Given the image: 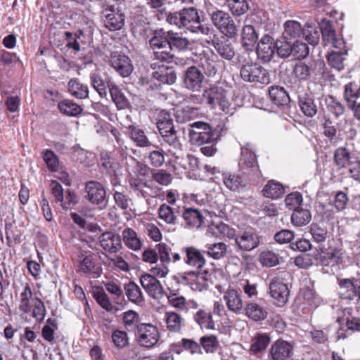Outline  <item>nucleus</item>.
Here are the masks:
<instances>
[{"label":"nucleus","instance_id":"obj_63","mask_svg":"<svg viewBox=\"0 0 360 360\" xmlns=\"http://www.w3.org/2000/svg\"><path fill=\"white\" fill-rule=\"evenodd\" d=\"M155 249L158 252V259L163 263H169L171 262V248L164 243H160L155 245Z\"/></svg>","mask_w":360,"mask_h":360},{"label":"nucleus","instance_id":"obj_17","mask_svg":"<svg viewBox=\"0 0 360 360\" xmlns=\"http://www.w3.org/2000/svg\"><path fill=\"white\" fill-rule=\"evenodd\" d=\"M204 79L203 74L195 66H191L185 71L184 83L185 86L193 91H200Z\"/></svg>","mask_w":360,"mask_h":360},{"label":"nucleus","instance_id":"obj_29","mask_svg":"<svg viewBox=\"0 0 360 360\" xmlns=\"http://www.w3.org/2000/svg\"><path fill=\"white\" fill-rule=\"evenodd\" d=\"M68 88L69 93L75 98L84 99L89 97V88L87 85L81 83L77 79H71Z\"/></svg>","mask_w":360,"mask_h":360},{"label":"nucleus","instance_id":"obj_57","mask_svg":"<svg viewBox=\"0 0 360 360\" xmlns=\"http://www.w3.org/2000/svg\"><path fill=\"white\" fill-rule=\"evenodd\" d=\"M139 321V316L136 311L133 310H129L124 313L123 323L125 328L127 330H133L136 328Z\"/></svg>","mask_w":360,"mask_h":360},{"label":"nucleus","instance_id":"obj_11","mask_svg":"<svg viewBox=\"0 0 360 360\" xmlns=\"http://www.w3.org/2000/svg\"><path fill=\"white\" fill-rule=\"evenodd\" d=\"M321 32L322 39L326 44H330L333 48H341L344 46L343 39L337 36L336 31L333 22L326 19L321 20L319 23Z\"/></svg>","mask_w":360,"mask_h":360},{"label":"nucleus","instance_id":"obj_28","mask_svg":"<svg viewBox=\"0 0 360 360\" xmlns=\"http://www.w3.org/2000/svg\"><path fill=\"white\" fill-rule=\"evenodd\" d=\"M122 239L124 245L132 250H139L142 248L141 240L137 236L136 231L131 228H127L122 231Z\"/></svg>","mask_w":360,"mask_h":360},{"label":"nucleus","instance_id":"obj_52","mask_svg":"<svg viewBox=\"0 0 360 360\" xmlns=\"http://www.w3.org/2000/svg\"><path fill=\"white\" fill-rule=\"evenodd\" d=\"M151 178L161 186H167L172 181V174L163 169H152Z\"/></svg>","mask_w":360,"mask_h":360},{"label":"nucleus","instance_id":"obj_61","mask_svg":"<svg viewBox=\"0 0 360 360\" xmlns=\"http://www.w3.org/2000/svg\"><path fill=\"white\" fill-rule=\"evenodd\" d=\"M302 202V195L299 192H292L285 198L286 207L291 210L298 209Z\"/></svg>","mask_w":360,"mask_h":360},{"label":"nucleus","instance_id":"obj_1","mask_svg":"<svg viewBox=\"0 0 360 360\" xmlns=\"http://www.w3.org/2000/svg\"><path fill=\"white\" fill-rule=\"evenodd\" d=\"M202 99L212 109L219 108L225 113H231L233 109L228 91L222 86L214 85L204 90Z\"/></svg>","mask_w":360,"mask_h":360},{"label":"nucleus","instance_id":"obj_8","mask_svg":"<svg viewBox=\"0 0 360 360\" xmlns=\"http://www.w3.org/2000/svg\"><path fill=\"white\" fill-rule=\"evenodd\" d=\"M189 137L193 144L201 145L214 138L210 126L203 122H195L190 125Z\"/></svg>","mask_w":360,"mask_h":360},{"label":"nucleus","instance_id":"obj_13","mask_svg":"<svg viewBox=\"0 0 360 360\" xmlns=\"http://www.w3.org/2000/svg\"><path fill=\"white\" fill-rule=\"evenodd\" d=\"M140 282L148 295L153 299L160 300L165 295V290L160 281L151 274H143Z\"/></svg>","mask_w":360,"mask_h":360},{"label":"nucleus","instance_id":"obj_14","mask_svg":"<svg viewBox=\"0 0 360 360\" xmlns=\"http://www.w3.org/2000/svg\"><path fill=\"white\" fill-rule=\"evenodd\" d=\"M292 354V345L285 340L279 339L271 345L269 357L270 360H288Z\"/></svg>","mask_w":360,"mask_h":360},{"label":"nucleus","instance_id":"obj_9","mask_svg":"<svg viewBox=\"0 0 360 360\" xmlns=\"http://www.w3.org/2000/svg\"><path fill=\"white\" fill-rule=\"evenodd\" d=\"M160 338L159 331L152 324L141 323L138 326L137 340L141 346L152 347Z\"/></svg>","mask_w":360,"mask_h":360},{"label":"nucleus","instance_id":"obj_34","mask_svg":"<svg viewBox=\"0 0 360 360\" xmlns=\"http://www.w3.org/2000/svg\"><path fill=\"white\" fill-rule=\"evenodd\" d=\"M270 342V338L266 334L257 333L251 341L250 352L252 354H258L264 351Z\"/></svg>","mask_w":360,"mask_h":360},{"label":"nucleus","instance_id":"obj_62","mask_svg":"<svg viewBox=\"0 0 360 360\" xmlns=\"http://www.w3.org/2000/svg\"><path fill=\"white\" fill-rule=\"evenodd\" d=\"M309 53L307 44L300 41H295L292 46V54L296 58H304Z\"/></svg>","mask_w":360,"mask_h":360},{"label":"nucleus","instance_id":"obj_58","mask_svg":"<svg viewBox=\"0 0 360 360\" xmlns=\"http://www.w3.org/2000/svg\"><path fill=\"white\" fill-rule=\"evenodd\" d=\"M43 160L47 167L51 172H56L59 167V160L57 155L51 150H46L43 153Z\"/></svg>","mask_w":360,"mask_h":360},{"label":"nucleus","instance_id":"obj_38","mask_svg":"<svg viewBox=\"0 0 360 360\" xmlns=\"http://www.w3.org/2000/svg\"><path fill=\"white\" fill-rule=\"evenodd\" d=\"M167 328L172 333L179 332L184 324V319L177 313L168 311L165 314Z\"/></svg>","mask_w":360,"mask_h":360},{"label":"nucleus","instance_id":"obj_40","mask_svg":"<svg viewBox=\"0 0 360 360\" xmlns=\"http://www.w3.org/2000/svg\"><path fill=\"white\" fill-rule=\"evenodd\" d=\"M284 188L280 183L271 180L262 190L263 195L269 198H278L284 193Z\"/></svg>","mask_w":360,"mask_h":360},{"label":"nucleus","instance_id":"obj_23","mask_svg":"<svg viewBox=\"0 0 360 360\" xmlns=\"http://www.w3.org/2000/svg\"><path fill=\"white\" fill-rule=\"evenodd\" d=\"M198 67L203 70L207 76L215 75L217 72V56L212 51L210 53H203L200 57Z\"/></svg>","mask_w":360,"mask_h":360},{"label":"nucleus","instance_id":"obj_36","mask_svg":"<svg viewBox=\"0 0 360 360\" xmlns=\"http://www.w3.org/2000/svg\"><path fill=\"white\" fill-rule=\"evenodd\" d=\"M183 217L187 225L193 228L200 227L203 222V217L197 209H186L183 214Z\"/></svg>","mask_w":360,"mask_h":360},{"label":"nucleus","instance_id":"obj_6","mask_svg":"<svg viewBox=\"0 0 360 360\" xmlns=\"http://www.w3.org/2000/svg\"><path fill=\"white\" fill-rule=\"evenodd\" d=\"M235 242L239 250L250 252L259 246L260 237L255 229L247 227L238 232Z\"/></svg>","mask_w":360,"mask_h":360},{"label":"nucleus","instance_id":"obj_20","mask_svg":"<svg viewBox=\"0 0 360 360\" xmlns=\"http://www.w3.org/2000/svg\"><path fill=\"white\" fill-rule=\"evenodd\" d=\"M79 271L89 274L93 278H98L102 272L101 267L96 264L95 255L91 252L89 251L86 255L79 262Z\"/></svg>","mask_w":360,"mask_h":360},{"label":"nucleus","instance_id":"obj_50","mask_svg":"<svg viewBox=\"0 0 360 360\" xmlns=\"http://www.w3.org/2000/svg\"><path fill=\"white\" fill-rule=\"evenodd\" d=\"M334 159L340 167H346L352 162L350 154L345 148H338L335 152Z\"/></svg>","mask_w":360,"mask_h":360},{"label":"nucleus","instance_id":"obj_55","mask_svg":"<svg viewBox=\"0 0 360 360\" xmlns=\"http://www.w3.org/2000/svg\"><path fill=\"white\" fill-rule=\"evenodd\" d=\"M228 6L233 15H241L249 9L246 0H227Z\"/></svg>","mask_w":360,"mask_h":360},{"label":"nucleus","instance_id":"obj_27","mask_svg":"<svg viewBox=\"0 0 360 360\" xmlns=\"http://www.w3.org/2000/svg\"><path fill=\"white\" fill-rule=\"evenodd\" d=\"M258 40V34L252 25H245L241 31V44L247 51L252 50Z\"/></svg>","mask_w":360,"mask_h":360},{"label":"nucleus","instance_id":"obj_12","mask_svg":"<svg viewBox=\"0 0 360 360\" xmlns=\"http://www.w3.org/2000/svg\"><path fill=\"white\" fill-rule=\"evenodd\" d=\"M101 247L107 252L114 254L122 248V238L113 231H105L98 237Z\"/></svg>","mask_w":360,"mask_h":360},{"label":"nucleus","instance_id":"obj_10","mask_svg":"<svg viewBox=\"0 0 360 360\" xmlns=\"http://www.w3.org/2000/svg\"><path fill=\"white\" fill-rule=\"evenodd\" d=\"M84 198L93 205H101L106 202V191L104 186L96 181H90L85 185Z\"/></svg>","mask_w":360,"mask_h":360},{"label":"nucleus","instance_id":"obj_53","mask_svg":"<svg viewBox=\"0 0 360 360\" xmlns=\"http://www.w3.org/2000/svg\"><path fill=\"white\" fill-rule=\"evenodd\" d=\"M326 104L328 111L337 117L342 115L345 111V108L343 104L335 99L333 96H328L326 98Z\"/></svg>","mask_w":360,"mask_h":360},{"label":"nucleus","instance_id":"obj_64","mask_svg":"<svg viewBox=\"0 0 360 360\" xmlns=\"http://www.w3.org/2000/svg\"><path fill=\"white\" fill-rule=\"evenodd\" d=\"M259 259L263 266L269 267L277 265L279 262L277 255L271 251L262 252Z\"/></svg>","mask_w":360,"mask_h":360},{"label":"nucleus","instance_id":"obj_56","mask_svg":"<svg viewBox=\"0 0 360 360\" xmlns=\"http://www.w3.org/2000/svg\"><path fill=\"white\" fill-rule=\"evenodd\" d=\"M293 73L298 79L307 80L311 75V69L304 62L299 61L294 65Z\"/></svg>","mask_w":360,"mask_h":360},{"label":"nucleus","instance_id":"obj_4","mask_svg":"<svg viewBox=\"0 0 360 360\" xmlns=\"http://www.w3.org/2000/svg\"><path fill=\"white\" fill-rule=\"evenodd\" d=\"M209 15L213 25L221 33L229 38L237 35V25L228 13L217 9L210 12Z\"/></svg>","mask_w":360,"mask_h":360},{"label":"nucleus","instance_id":"obj_2","mask_svg":"<svg viewBox=\"0 0 360 360\" xmlns=\"http://www.w3.org/2000/svg\"><path fill=\"white\" fill-rule=\"evenodd\" d=\"M149 44L155 59L167 63L174 60V55L167 32L162 30L155 31Z\"/></svg>","mask_w":360,"mask_h":360},{"label":"nucleus","instance_id":"obj_43","mask_svg":"<svg viewBox=\"0 0 360 360\" xmlns=\"http://www.w3.org/2000/svg\"><path fill=\"white\" fill-rule=\"evenodd\" d=\"M125 294L128 299L136 304L141 303L143 300L140 288L133 281L124 285Z\"/></svg>","mask_w":360,"mask_h":360},{"label":"nucleus","instance_id":"obj_25","mask_svg":"<svg viewBox=\"0 0 360 360\" xmlns=\"http://www.w3.org/2000/svg\"><path fill=\"white\" fill-rule=\"evenodd\" d=\"M245 316L254 321H262L266 319V309L256 302H248L243 307Z\"/></svg>","mask_w":360,"mask_h":360},{"label":"nucleus","instance_id":"obj_54","mask_svg":"<svg viewBox=\"0 0 360 360\" xmlns=\"http://www.w3.org/2000/svg\"><path fill=\"white\" fill-rule=\"evenodd\" d=\"M93 297L99 305L108 311L113 309V305L110 301L108 295L103 289L97 290L93 292Z\"/></svg>","mask_w":360,"mask_h":360},{"label":"nucleus","instance_id":"obj_35","mask_svg":"<svg viewBox=\"0 0 360 360\" xmlns=\"http://www.w3.org/2000/svg\"><path fill=\"white\" fill-rule=\"evenodd\" d=\"M60 112L67 116L77 117L79 115L82 108L71 100H64L58 104Z\"/></svg>","mask_w":360,"mask_h":360},{"label":"nucleus","instance_id":"obj_49","mask_svg":"<svg viewBox=\"0 0 360 360\" xmlns=\"http://www.w3.org/2000/svg\"><path fill=\"white\" fill-rule=\"evenodd\" d=\"M153 77L162 83L169 84H174L176 79V73L172 70H169L167 68L155 71L153 73Z\"/></svg>","mask_w":360,"mask_h":360},{"label":"nucleus","instance_id":"obj_15","mask_svg":"<svg viewBox=\"0 0 360 360\" xmlns=\"http://www.w3.org/2000/svg\"><path fill=\"white\" fill-rule=\"evenodd\" d=\"M276 51V44L273 37L265 34L257 44V55L262 62H269L273 58Z\"/></svg>","mask_w":360,"mask_h":360},{"label":"nucleus","instance_id":"obj_60","mask_svg":"<svg viewBox=\"0 0 360 360\" xmlns=\"http://www.w3.org/2000/svg\"><path fill=\"white\" fill-rule=\"evenodd\" d=\"M200 342L207 353L214 352L218 347V341L214 335L203 336L200 338Z\"/></svg>","mask_w":360,"mask_h":360},{"label":"nucleus","instance_id":"obj_47","mask_svg":"<svg viewBox=\"0 0 360 360\" xmlns=\"http://www.w3.org/2000/svg\"><path fill=\"white\" fill-rule=\"evenodd\" d=\"M344 316L339 317L337 321L339 324H342L345 321L347 329L352 331H360V318L352 316L349 310L345 309Z\"/></svg>","mask_w":360,"mask_h":360},{"label":"nucleus","instance_id":"obj_5","mask_svg":"<svg viewBox=\"0 0 360 360\" xmlns=\"http://www.w3.org/2000/svg\"><path fill=\"white\" fill-rule=\"evenodd\" d=\"M269 289L274 305L282 307L287 304L289 300L290 290L283 278H274L269 283Z\"/></svg>","mask_w":360,"mask_h":360},{"label":"nucleus","instance_id":"obj_59","mask_svg":"<svg viewBox=\"0 0 360 360\" xmlns=\"http://www.w3.org/2000/svg\"><path fill=\"white\" fill-rule=\"evenodd\" d=\"M207 253L214 259H220L226 252V245L224 243H218L207 245Z\"/></svg>","mask_w":360,"mask_h":360},{"label":"nucleus","instance_id":"obj_32","mask_svg":"<svg viewBox=\"0 0 360 360\" xmlns=\"http://www.w3.org/2000/svg\"><path fill=\"white\" fill-rule=\"evenodd\" d=\"M269 95L271 100L278 105L286 106L290 103V97L283 87L278 86L270 87Z\"/></svg>","mask_w":360,"mask_h":360},{"label":"nucleus","instance_id":"obj_18","mask_svg":"<svg viewBox=\"0 0 360 360\" xmlns=\"http://www.w3.org/2000/svg\"><path fill=\"white\" fill-rule=\"evenodd\" d=\"M224 300L228 309L234 314H240L243 309V302L238 290L229 288L224 292Z\"/></svg>","mask_w":360,"mask_h":360},{"label":"nucleus","instance_id":"obj_41","mask_svg":"<svg viewBox=\"0 0 360 360\" xmlns=\"http://www.w3.org/2000/svg\"><path fill=\"white\" fill-rule=\"evenodd\" d=\"M311 214L309 210L298 208L294 210L291 216V221L296 226H303L310 222Z\"/></svg>","mask_w":360,"mask_h":360},{"label":"nucleus","instance_id":"obj_51","mask_svg":"<svg viewBox=\"0 0 360 360\" xmlns=\"http://www.w3.org/2000/svg\"><path fill=\"white\" fill-rule=\"evenodd\" d=\"M223 181L226 188L232 191H236L240 186H245L238 175L231 173L223 174Z\"/></svg>","mask_w":360,"mask_h":360},{"label":"nucleus","instance_id":"obj_37","mask_svg":"<svg viewBox=\"0 0 360 360\" xmlns=\"http://www.w3.org/2000/svg\"><path fill=\"white\" fill-rule=\"evenodd\" d=\"M108 87L109 89L112 100L115 103L117 108L120 110L127 108L129 104L128 101L119 87L112 83H108Z\"/></svg>","mask_w":360,"mask_h":360},{"label":"nucleus","instance_id":"obj_48","mask_svg":"<svg viewBox=\"0 0 360 360\" xmlns=\"http://www.w3.org/2000/svg\"><path fill=\"white\" fill-rule=\"evenodd\" d=\"M155 150H151L148 155L150 165L154 167H160L165 162V153L157 146H153Z\"/></svg>","mask_w":360,"mask_h":360},{"label":"nucleus","instance_id":"obj_33","mask_svg":"<svg viewBox=\"0 0 360 360\" xmlns=\"http://www.w3.org/2000/svg\"><path fill=\"white\" fill-rule=\"evenodd\" d=\"M304 33L301 24L296 20H287L284 24L283 37L285 40H291L300 37Z\"/></svg>","mask_w":360,"mask_h":360},{"label":"nucleus","instance_id":"obj_21","mask_svg":"<svg viewBox=\"0 0 360 360\" xmlns=\"http://www.w3.org/2000/svg\"><path fill=\"white\" fill-rule=\"evenodd\" d=\"M112 67L123 77L129 76L133 71V65L129 57L124 55L114 54L110 59Z\"/></svg>","mask_w":360,"mask_h":360},{"label":"nucleus","instance_id":"obj_7","mask_svg":"<svg viewBox=\"0 0 360 360\" xmlns=\"http://www.w3.org/2000/svg\"><path fill=\"white\" fill-rule=\"evenodd\" d=\"M157 127L163 140L174 148H179L181 143L177 139L176 131L174 129L173 122L169 116H164L159 118L157 122Z\"/></svg>","mask_w":360,"mask_h":360},{"label":"nucleus","instance_id":"obj_31","mask_svg":"<svg viewBox=\"0 0 360 360\" xmlns=\"http://www.w3.org/2000/svg\"><path fill=\"white\" fill-rule=\"evenodd\" d=\"M196 27V30H193L192 32H200L202 35V37L200 39L201 41V44L206 46L214 44V41L217 38V34L212 27L206 24H202L200 22Z\"/></svg>","mask_w":360,"mask_h":360},{"label":"nucleus","instance_id":"obj_16","mask_svg":"<svg viewBox=\"0 0 360 360\" xmlns=\"http://www.w3.org/2000/svg\"><path fill=\"white\" fill-rule=\"evenodd\" d=\"M105 25L112 31L119 30L124 25V15L118 8L110 6L104 11Z\"/></svg>","mask_w":360,"mask_h":360},{"label":"nucleus","instance_id":"obj_22","mask_svg":"<svg viewBox=\"0 0 360 360\" xmlns=\"http://www.w3.org/2000/svg\"><path fill=\"white\" fill-rule=\"evenodd\" d=\"M335 50L329 52L326 56L328 65L338 71L344 69L345 57L347 55V49H346L345 42L344 46L341 48H334Z\"/></svg>","mask_w":360,"mask_h":360},{"label":"nucleus","instance_id":"obj_3","mask_svg":"<svg viewBox=\"0 0 360 360\" xmlns=\"http://www.w3.org/2000/svg\"><path fill=\"white\" fill-rule=\"evenodd\" d=\"M241 79L246 82L268 84L270 82V75L267 70L255 63H247L240 70Z\"/></svg>","mask_w":360,"mask_h":360},{"label":"nucleus","instance_id":"obj_26","mask_svg":"<svg viewBox=\"0 0 360 360\" xmlns=\"http://www.w3.org/2000/svg\"><path fill=\"white\" fill-rule=\"evenodd\" d=\"M182 26L184 28L193 32L196 30V26L200 22L198 11L193 7H189L181 10Z\"/></svg>","mask_w":360,"mask_h":360},{"label":"nucleus","instance_id":"obj_44","mask_svg":"<svg viewBox=\"0 0 360 360\" xmlns=\"http://www.w3.org/2000/svg\"><path fill=\"white\" fill-rule=\"evenodd\" d=\"M130 137L139 147H148L152 146L144 131L134 126H129Z\"/></svg>","mask_w":360,"mask_h":360},{"label":"nucleus","instance_id":"obj_39","mask_svg":"<svg viewBox=\"0 0 360 360\" xmlns=\"http://www.w3.org/2000/svg\"><path fill=\"white\" fill-rule=\"evenodd\" d=\"M194 320L201 328L211 330L214 328V322L210 311L199 309L194 315Z\"/></svg>","mask_w":360,"mask_h":360},{"label":"nucleus","instance_id":"obj_30","mask_svg":"<svg viewBox=\"0 0 360 360\" xmlns=\"http://www.w3.org/2000/svg\"><path fill=\"white\" fill-rule=\"evenodd\" d=\"M168 40L170 41L172 51L176 49L179 51H184L188 49L191 43L190 40L183 37L181 34L174 32L172 30L167 31Z\"/></svg>","mask_w":360,"mask_h":360},{"label":"nucleus","instance_id":"obj_19","mask_svg":"<svg viewBox=\"0 0 360 360\" xmlns=\"http://www.w3.org/2000/svg\"><path fill=\"white\" fill-rule=\"evenodd\" d=\"M181 252L185 255L184 262L198 269H201L205 264V259L201 251L193 246L184 247Z\"/></svg>","mask_w":360,"mask_h":360},{"label":"nucleus","instance_id":"obj_46","mask_svg":"<svg viewBox=\"0 0 360 360\" xmlns=\"http://www.w3.org/2000/svg\"><path fill=\"white\" fill-rule=\"evenodd\" d=\"M158 212L159 218L165 223L171 225L176 224L177 217L170 206L164 203L160 206Z\"/></svg>","mask_w":360,"mask_h":360},{"label":"nucleus","instance_id":"obj_42","mask_svg":"<svg viewBox=\"0 0 360 360\" xmlns=\"http://www.w3.org/2000/svg\"><path fill=\"white\" fill-rule=\"evenodd\" d=\"M217 53L224 59L231 60L235 56V51L231 43L229 40H224L212 44Z\"/></svg>","mask_w":360,"mask_h":360},{"label":"nucleus","instance_id":"obj_24","mask_svg":"<svg viewBox=\"0 0 360 360\" xmlns=\"http://www.w3.org/2000/svg\"><path fill=\"white\" fill-rule=\"evenodd\" d=\"M239 165L243 173L257 174L259 172L256 155L248 150H243Z\"/></svg>","mask_w":360,"mask_h":360},{"label":"nucleus","instance_id":"obj_45","mask_svg":"<svg viewBox=\"0 0 360 360\" xmlns=\"http://www.w3.org/2000/svg\"><path fill=\"white\" fill-rule=\"evenodd\" d=\"M299 105L301 111L307 117H312L317 113V106L311 98L306 96L300 98Z\"/></svg>","mask_w":360,"mask_h":360}]
</instances>
